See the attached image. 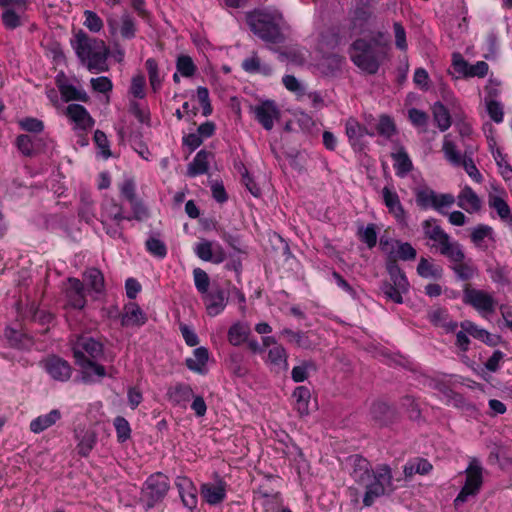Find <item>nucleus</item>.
I'll use <instances>...</instances> for the list:
<instances>
[{
    "label": "nucleus",
    "mask_w": 512,
    "mask_h": 512,
    "mask_svg": "<svg viewBox=\"0 0 512 512\" xmlns=\"http://www.w3.org/2000/svg\"><path fill=\"white\" fill-rule=\"evenodd\" d=\"M352 465L351 477L354 482L365 488L363 504L370 507L376 498L388 491H393L392 473L388 465H379L374 471L370 462L360 455H352L349 458Z\"/></svg>",
    "instance_id": "1"
},
{
    "label": "nucleus",
    "mask_w": 512,
    "mask_h": 512,
    "mask_svg": "<svg viewBox=\"0 0 512 512\" xmlns=\"http://www.w3.org/2000/svg\"><path fill=\"white\" fill-rule=\"evenodd\" d=\"M80 63L92 73H102L109 70V47L98 38L89 36L85 31L78 30L70 39Z\"/></svg>",
    "instance_id": "2"
},
{
    "label": "nucleus",
    "mask_w": 512,
    "mask_h": 512,
    "mask_svg": "<svg viewBox=\"0 0 512 512\" xmlns=\"http://www.w3.org/2000/svg\"><path fill=\"white\" fill-rule=\"evenodd\" d=\"M73 356L82 368L83 380L92 382L93 375L102 378L106 375L104 366L96 362L103 355V344L88 335H81L72 343Z\"/></svg>",
    "instance_id": "3"
},
{
    "label": "nucleus",
    "mask_w": 512,
    "mask_h": 512,
    "mask_svg": "<svg viewBox=\"0 0 512 512\" xmlns=\"http://www.w3.org/2000/svg\"><path fill=\"white\" fill-rule=\"evenodd\" d=\"M382 33L371 40L357 39L351 45V60L368 74H376L386 57L387 43L382 42Z\"/></svg>",
    "instance_id": "4"
},
{
    "label": "nucleus",
    "mask_w": 512,
    "mask_h": 512,
    "mask_svg": "<svg viewBox=\"0 0 512 512\" xmlns=\"http://www.w3.org/2000/svg\"><path fill=\"white\" fill-rule=\"evenodd\" d=\"M425 238L431 240V249H436L442 256L450 262H461L465 259V253L462 246L457 241H452L451 237L436 223V219L430 218L422 223Z\"/></svg>",
    "instance_id": "5"
},
{
    "label": "nucleus",
    "mask_w": 512,
    "mask_h": 512,
    "mask_svg": "<svg viewBox=\"0 0 512 512\" xmlns=\"http://www.w3.org/2000/svg\"><path fill=\"white\" fill-rule=\"evenodd\" d=\"M282 19L280 13L266 11H254L248 14L247 21L250 29L263 41L268 43H281L284 40L279 28V21Z\"/></svg>",
    "instance_id": "6"
},
{
    "label": "nucleus",
    "mask_w": 512,
    "mask_h": 512,
    "mask_svg": "<svg viewBox=\"0 0 512 512\" xmlns=\"http://www.w3.org/2000/svg\"><path fill=\"white\" fill-rule=\"evenodd\" d=\"M392 254L393 251H390L386 263L390 280L382 283L381 291L388 300L401 304L403 302L402 294L408 291L409 283L404 272L397 264L396 259L392 257Z\"/></svg>",
    "instance_id": "7"
},
{
    "label": "nucleus",
    "mask_w": 512,
    "mask_h": 512,
    "mask_svg": "<svg viewBox=\"0 0 512 512\" xmlns=\"http://www.w3.org/2000/svg\"><path fill=\"white\" fill-rule=\"evenodd\" d=\"M169 490V479L161 472L149 476L142 488V500L147 508L154 507L162 501Z\"/></svg>",
    "instance_id": "8"
},
{
    "label": "nucleus",
    "mask_w": 512,
    "mask_h": 512,
    "mask_svg": "<svg viewBox=\"0 0 512 512\" xmlns=\"http://www.w3.org/2000/svg\"><path fill=\"white\" fill-rule=\"evenodd\" d=\"M416 204L421 209L433 208L438 212L445 214L444 207H450L455 198L452 194H437L429 187H418L414 190Z\"/></svg>",
    "instance_id": "9"
},
{
    "label": "nucleus",
    "mask_w": 512,
    "mask_h": 512,
    "mask_svg": "<svg viewBox=\"0 0 512 512\" xmlns=\"http://www.w3.org/2000/svg\"><path fill=\"white\" fill-rule=\"evenodd\" d=\"M482 485V467L476 458H473L466 469L465 485L454 500L455 507L467 501L468 496L476 495Z\"/></svg>",
    "instance_id": "10"
},
{
    "label": "nucleus",
    "mask_w": 512,
    "mask_h": 512,
    "mask_svg": "<svg viewBox=\"0 0 512 512\" xmlns=\"http://www.w3.org/2000/svg\"><path fill=\"white\" fill-rule=\"evenodd\" d=\"M463 302L472 306L479 313H493L496 301L484 290L474 289L467 285L463 291Z\"/></svg>",
    "instance_id": "11"
},
{
    "label": "nucleus",
    "mask_w": 512,
    "mask_h": 512,
    "mask_svg": "<svg viewBox=\"0 0 512 512\" xmlns=\"http://www.w3.org/2000/svg\"><path fill=\"white\" fill-rule=\"evenodd\" d=\"M202 299L208 315L214 317L225 309L228 302V295L222 288L216 286L202 295Z\"/></svg>",
    "instance_id": "12"
},
{
    "label": "nucleus",
    "mask_w": 512,
    "mask_h": 512,
    "mask_svg": "<svg viewBox=\"0 0 512 512\" xmlns=\"http://www.w3.org/2000/svg\"><path fill=\"white\" fill-rule=\"evenodd\" d=\"M227 484L218 478L215 483H203L200 487V494L203 500L209 505L221 504L226 498Z\"/></svg>",
    "instance_id": "13"
},
{
    "label": "nucleus",
    "mask_w": 512,
    "mask_h": 512,
    "mask_svg": "<svg viewBox=\"0 0 512 512\" xmlns=\"http://www.w3.org/2000/svg\"><path fill=\"white\" fill-rule=\"evenodd\" d=\"M382 197L389 213L393 215L398 224L407 226V213L400 202L398 194L385 186L382 189Z\"/></svg>",
    "instance_id": "14"
},
{
    "label": "nucleus",
    "mask_w": 512,
    "mask_h": 512,
    "mask_svg": "<svg viewBox=\"0 0 512 512\" xmlns=\"http://www.w3.org/2000/svg\"><path fill=\"white\" fill-rule=\"evenodd\" d=\"M175 485L183 505L190 511H193L198 503L197 489L194 483L187 477L179 476L176 478Z\"/></svg>",
    "instance_id": "15"
},
{
    "label": "nucleus",
    "mask_w": 512,
    "mask_h": 512,
    "mask_svg": "<svg viewBox=\"0 0 512 512\" xmlns=\"http://www.w3.org/2000/svg\"><path fill=\"white\" fill-rule=\"evenodd\" d=\"M196 255L203 261H210L215 264L222 263L226 259V254L220 245L213 246L208 240L199 242L195 247Z\"/></svg>",
    "instance_id": "16"
},
{
    "label": "nucleus",
    "mask_w": 512,
    "mask_h": 512,
    "mask_svg": "<svg viewBox=\"0 0 512 512\" xmlns=\"http://www.w3.org/2000/svg\"><path fill=\"white\" fill-rule=\"evenodd\" d=\"M45 368L48 374L57 381H67L71 377L72 368L70 364L59 357L53 356L46 360Z\"/></svg>",
    "instance_id": "17"
},
{
    "label": "nucleus",
    "mask_w": 512,
    "mask_h": 512,
    "mask_svg": "<svg viewBox=\"0 0 512 512\" xmlns=\"http://www.w3.org/2000/svg\"><path fill=\"white\" fill-rule=\"evenodd\" d=\"M255 117L266 130H271L274 118L278 117L279 110L273 101H265L254 108Z\"/></svg>",
    "instance_id": "18"
},
{
    "label": "nucleus",
    "mask_w": 512,
    "mask_h": 512,
    "mask_svg": "<svg viewBox=\"0 0 512 512\" xmlns=\"http://www.w3.org/2000/svg\"><path fill=\"white\" fill-rule=\"evenodd\" d=\"M69 287L66 289L68 303L75 309H82L86 304L85 287L77 278L68 279Z\"/></svg>",
    "instance_id": "19"
},
{
    "label": "nucleus",
    "mask_w": 512,
    "mask_h": 512,
    "mask_svg": "<svg viewBox=\"0 0 512 512\" xmlns=\"http://www.w3.org/2000/svg\"><path fill=\"white\" fill-rule=\"evenodd\" d=\"M345 129L346 135L355 150H362L361 139L364 135L374 136V132H370L354 118H349L346 121Z\"/></svg>",
    "instance_id": "20"
},
{
    "label": "nucleus",
    "mask_w": 512,
    "mask_h": 512,
    "mask_svg": "<svg viewBox=\"0 0 512 512\" xmlns=\"http://www.w3.org/2000/svg\"><path fill=\"white\" fill-rule=\"evenodd\" d=\"M76 449L80 456L87 457L97 442V434L91 429H75Z\"/></svg>",
    "instance_id": "21"
},
{
    "label": "nucleus",
    "mask_w": 512,
    "mask_h": 512,
    "mask_svg": "<svg viewBox=\"0 0 512 512\" xmlns=\"http://www.w3.org/2000/svg\"><path fill=\"white\" fill-rule=\"evenodd\" d=\"M167 397L172 404L184 407L194 397V392L189 385L179 383L168 388Z\"/></svg>",
    "instance_id": "22"
},
{
    "label": "nucleus",
    "mask_w": 512,
    "mask_h": 512,
    "mask_svg": "<svg viewBox=\"0 0 512 512\" xmlns=\"http://www.w3.org/2000/svg\"><path fill=\"white\" fill-rule=\"evenodd\" d=\"M67 115L81 129H89L93 126L94 120L89 115L86 108L79 104H70L67 107Z\"/></svg>",
    "instance_id": "23"
},
{
    "label": "nucleus",
    "mask_w": 512,
    "mask_h": 512,
    "mask_svg": "<svg viewBox=\"0 0 512 512\" xmlns=\"http://www.w3.org/2000/svg\"><path fill=\"white\" fill-rule=\"evenodd\" d=\"M213 158V154L206 150H200L193 161L188 164L187 175L195 177L207 173L209 162Z\"/></svg>",
    "instance_id": "24"
},
{
    "label": "nucleus",
    "mask_w": 512,
    "mask_h": 512,
    "mask_svg": "<svg viewBox=\"0 0 512 512\" xmlns=\"http://www.w3.org/2000/svg\"><path fill=\"white\" fill-rule=\"evenodd\" d=\"M458 206L468 213L477 212L481 209V200L473 189L465 186L458 195Z\"/></svg>",
    "instance_id": "25"
},
{
    "label": "nucleus",
    "mask_w": 512,
    "mask_h": 512,
    "mask_svg": "<svg viewBox=\"0 0 512 512\" xmlns=\"http://www.w3.org/2000/svg\"><path fill=\"white\" fill-rule=\"evenodd\" d=\"M370 414L377 425L384 426L392 420L394 411L387 403L376 401L370 408Z\"/></svg>",
    "instance_id": "26"
},
{
    "label": "nucleus",
    "mask_w": 512,
    "mask_h": 512,
    "mask_svg": "<svg viewBox=\"0 0 512 512\" xmlns=\"http://www.w3.org/2000/svg\"><path fill=\"white\" fill-rule=\"evenodd\" d=\"M61 419V412L58 409L51 410L46 415H40L30 422V430L33 433H41L49 427L53 426Z\"/></svg>",
    "instance_id": "27"
},
{
    "label": "nucleus",
    "mask_w": 512,
    "mask_h": 512,
    "mask_svg": "<svg viewBox=\"0 0 512 512\" xmlns=\"http://www.w3.org/2000/svg\"><path fill=\"white\" fill-rule=\"evenodd\" d=\"M250 332V326L247 323L236 322L228 330V342L233 346H240L248 340Z\"/></svg>",
    "instance_id": "28"
},
{
    "label": "nucleus",
    "mask_w": 512,
    "mask_h": 512,
    "mask_svg": "<svg viewBox=\"0 0 512 512\" xmlns=\"http://www.w3.org/2000/svg\"><path fill=\"white\" fill-rule=\"evenodd\" d=\"M417 273L422 278L439 280L443 276V268L427 258L421 257L417 266Z\"/></svg>",
    "instance_id": "29"
},
{
    "label": "nucleus",
    "mask_w": 512,
    "mask_h": 512,
    "mask_svg": "<svg viewBox=\"0 0 512 512\" xmlns=\"http://www.w3.org/2000/svg\"><path fill=\"white\" fill-rule=\"evenodd\" d=\"M391 157L397 176L405 177L413 169L412 161L403 147H400L396 153H392Z\"/></svg>",
    "instance_id": "30"
},
{
    "label": "nucleus",
    "mask_w": 512,
    "mask_h": 512,
    "mask_svg": "<svg viewBox=\"0 0 512 512\" xmlns=\"http://www.w3.org/2000/svg\"><path fill=\"white\" fill-rule=\"evenodd\" d=\"M124 310L122 324L125 326L143 325L147 320L142 309L136 303H129L125 306Z\"/></svg>",
    "instance_id": "31"
},
{
    "label": "nucleus",
    "mask_w": 512,
    "mask_h": 512,
    "mask_svg": "<svg viewBox=\"0 0 512 512\" xmlns=\"http://www.w3.org/2000/svg\"><path fill=\"white\" fill-rule=\"evenodd\" d=\"M209 353L205 347H198L193 352V357L186 359V366L199 374H204Z\"/></svg>",
    "instance_id": "32"
},
{
    "label": "nucleus",
    "mask_w": 512,
    "mask_h": 512,
    "mask_svg": "<svg viewBox=\"0 0 512 512\" xmlns=\"http://www.w3.org/2000/svg\"><path fill=\"white\" fill-rule=\"evenodd\" d=\"M295 399V408L300 416L309 414V403L311 399V392L306 386H298L292 394Z\"/></svg>",
    "instance_id": "33"
},
{
    "label": "nucleus",
    "mask_w": 512,
    "mask_h": 512,
    "mask_svg": "<svg viewBox=\"0 0 512 512\" xmlns=\"http://www.w3.org/2000/svg\"><path fill=\"white\" fill-rule=\"evenodd\" d=\"M372 16V11L368 5L362 4L357 6L351 16L352 29L358 33L363 32L365 24Z\"/></svg>",
    "instance_id": "34"
},
{
    "label": "nucleus",
    "mask_w": 512,
    "mask_h": 512,
    "mask_svg": "<svg viewBox=\"0 0 512 512\" xmlns=\"http://www.w3.org/2000/svg\"><path fill=\"white\" fill-rule=\"evenodd\" d=\"M434 121L440 131L444 132L451 126V117L448 109L441 103L436 102L432 107Z\"/></svg>",
    "instance_id": "35"
},
{
    "label": "nucleus",
    "mask_w": 512,
    "mask_h": 512,
    "mask_svg": "<svg viewBox=\"0 0 512 512\" xmlns=\"http://www.w3.org/2000/svg\"><path fill=\"white\" fill-rule=\"evenodd\" d=\"M84 280L87 285L96 293H101L104 290V276L97 268H88L84 272Z\"/></svg>",
    "instance_id": "36"
},
{
    "label": "nucleus",
    "mask_w": 512,
    "mask_h": 512,
    "mask_svg": "<svg viewBox=\"0 0 512 512\" xmlns=\"http://www.w3.org/2000/svg\"><path fill=\"white\" fill-rule=\"evenodd\" d=\"M432 470V464L423 458H417L404 466V474L406 478L412 477L418 473L421 475L428 474Z\"/></svg>",
    "instance_id": "37"
},
{
    "label": "nucleus",
    "mask_w": 512,
    "mask_h": 512,
    "mask_svg": "<svg viewBox=\"0 0 512 512\" xmlns=\"http://www.w3.org/2000/svg\"><path fill=\"white\" fill-rule=\"evenodd\" d=\"M430 321L440 327H445L447 331H454L458 324L457 322L448 321V313L445 309L438 308L429 313Z\"/></svg>",
    "instance_id": "38"
},
{
    "label": "nucleus",
    "mask_w": 512,
    "mask_h": 512,
    "mask_svg": "<svg viewBox=\"0 0 512 512\" xmlns=\"http://www.w3.org/2000/svg\"><path fill=\"white\" fill-rule=\"evenodd\" d=\"M442 151L444 153V157L450 164L454 166L461 165L463 157L457 150L456 145L449 139V135L444 137Z\"/></svg>",
    "instance_id": "39"
},
{
    "label": "nucleus",
    "mask_w": 512,
    "mask_h": 512,
    "mask_svg": "<svg viewBox=\"0 0 512 512\" xmlns=\"http://www.w3.org/2000/svg\"><path fill=\"white\" fill-rule=\"evenodd\" d=\"M317 366L314 361H302L300 365L295 366L291 371V378L294 382H303L309 377L310 372H316Z\"/></svg>",
    "instance_id": "40"
},
{
    "label": "nucleus",
    "mask_w": 512,
    "mask_h": 512,
    "mask_svg": "<svg viewBox=\"0 0 512 512\" xmlns=\"http://www.w3.org/2000/svg\"><path fill=\"white\" fill-rule=\"evenodd\" d=\"M452 263L451 269L462 281H468L478 273L477 268L471 262H464V260H462L461 262Z\"/></svg>",
    "instance_id": "41"
},
{
    "label": "nucleus",
    "mask_w": 512,
    "mask_h": 512,
    "mask_svg": "<svg viewBox=\"0 0 512 512\" xmlns=\"http://www.w3.org/2000/svg\"><path fill=\"white\" fill-rule=\"evenodd\" d=\"M102 217L114 220L115 223H121L122 220L129 219L123 215V207L113 200L104 204Z\"/></svg>",
    "instance_id": "42"
},
{
    "label": "nucleus",
    "mask_w": 512,
    "mask_h": 512,
    "mask_svg": "<svg viewBox=\"0 0 512 512\" xmlns=\"http://www.w3.org/2000/svg\"><path fill=\"white\" fill-rule=\"evenodd\" d=\"M358 236L362 242H364L369 249L376 246L377 243V232L376 225L373 223L368 224L365 228L360 227L358 229Z\"/></svg>",
    "instance_id": "43"
},
{
    "label": "nucleus",
    "mask_w": 512,
    "mask_h": 512,
    "mask_svg": "<svg viewBox=\"0 0 512 512\" xmlns=\"http://www.w3.org/2000/svg\"><path fill=\"white\" fill-rule=\"evenodd\" d=\"M177 71L184 77H191L196 72V66L188 55H180L176 61Z\"/></svg>",
    "instance_id": "44"
},
{
    "label": "nucleus",
    "mask_w": 512,
    "mask_h": 512,
    "mask_svg": "<svg viewBox=\"0 0 512 512\" xmlns=\"http://www.w3.org/2000/svg\"><path fill=\"white\" fill-rule=\"evenodd\" d=\"M489 205L497 211L501 219H509L512 222L511 210L503 198L499 196H493L489 200Z\"/></svg>",
    "instance_id": "45"
},
{
    "label": "nucleus",
    "mask_w": 512,
    "mask_h": 512,
    "mask_svg": "<svg viewBox=\"0 0 512 512\" xmlns=\"http://www.w3.org/2000/svg\"><path fill=\"white\" fill-rule=\"evenodd\" d=\"M377 133L386 139H390L396 133V127L393 120L387 116L382 115L376 126Z\"/></svg>",
    "instance_id": "46"
},
{
    "label": "nucleus",
    "mask_w": 512,
    "mask_h": 512,
    "mask_svg": "<svg viewBox=\"0 0 512 512\" xmlns=\"http://www.w3.org/2000/svg\"><path fill=\"white\" fill-rule=\"evenodd\" d=\"M194 283L197 291L204 295L209 291L210 278L208 274L201 268L193 270Z\"/></svg>",
    "instance_id": "47"
},
{
    "label": "nucleus",
    "mask_w": 512,
    "mask_h": 512,
    "mask_svg": "<svg viewBox=\"0 0 512 512\" xmlns=\"http://www.w3.org/2000/svg\"><path fill=\"white\" fill-rule=\"evenodd\" d=\"M281 334L287 337L289 342L295 343L299 347L309 348L311 345L307 335L303 332H295L291 329L285 328L282 330Z\"/></svg>",
    "instance_id": "48"
},
{
    "label": "nucleus",
    "mask_w": 512,
    "mask_h": 512,
    "mask_svg": "<svg viewBox=\"0 0 512 512\" xmlns=\"http://www.w3.org/2000/svg\"><path fill=\"white\" fill-rule=\"evenodd\" d=\"M120 34L125 39H132L136 35V27H135L134 19L128 13H124L121 16Z\"/></svg>",
    "instance_id": "49"
},
{
    "label": "nucleus",
    "mask_w": 512,
    "mask_h": 512,
    "mask_svg": "<svg viewBox=\"0 0 512 512\" xmlns=\"http://www.w3.org/2000/svg\"><path fill=\"white\" fill-rule=\"evenodd\" d=\"M268 360L273 365L283 366L284 369L287 368V354L281 345L274 346L269 350Z\"/></svg>",
    "instance_id": "50"
},
{
    "label": "nucleus",
    "mask_w": 512,
    "mask_h": 512,
    "mask_svg": "<svg viewBox=\"0 0 512 512\" xmlns=\"http://www.w3.org/2000/svg\"><path fill=\"white\" fill-rule=\"evenodd\" d=\"M145 245L148 252L155 257L164 258L167 254V247L165 243L158 238H148Z\"/></svg>",
    "instance_id": "51"
},
{
    "label": "nucleus",
    "mask_w": 512,
    "mask_h": 512,
    "mask_svg": "<svg viewBox=\"0 0 512 512\" xmlns=\"http://www.w3.org/2000/svg\"><path fill=\"white\" fill-rule=\"evenodd\" d=\"M84 26L93 33H98L103 28L104 24L102 19L91 10L84 11Z\"/></svg>",
    "instance_id": "52"
},
{
    "label": "nucleus",
    "mask_w": 512,
    "mask_h": 512,
    "mask_svg": "<svg viewBox=\"0 0 512 512\" xmlns=\"http://www.w3.org/2000/svg\"><path fill=\"white\" fill-rule=\"evenodd\" d=\"M61 94L66 101L80 100L83 102L88 101V96L84 91L78 90L73 85H63L60 88Z\"/></svg>",
    "instance_id": "53"
},
{
    "label": "nucleus",
    "mask_w": 512,
    "mask_h": 512,
    "mask_svg": "<svg viewBox=\"0 0 512 512\" xmlns=\"http://www.w3.org/2000/svg\"><path fill=\"white\" fill-rule=\"evenodd\" d=\"M460 326L472 337L480 339L484 342L489 341L490 334L486 330L478 328L473 322L466 320L463 321Z\"/></svg>",
    "instance_id": "54"
},
{
    "label": "nucleus",
    "mask_w": 512,
    "mask_h": 512,
    "mask_svg": "<svg viewBox=\"0 0 512 512\" xmlns=\"http://www.w3.org/2000/svg\"><path fill=\"white\" fill-rule=\"evenodd\" d=\"M145 65L148 72L150 85L153 90L156 91L161 85V80L158 73V64L155 59L149 58L146 60Z\"/></svg>",
    "instance_id": "55"
},
{
    "label": "nucleus",
    "mask_w": 512,
    "mask_h": 512,
    "mask_svg": "<svg viewBox=\"0 0 512 512\" xmlns=\"http://www.w3.org/2000/svg\"><path fill=\"white\" fill-rule=\"evenodd\" d=\"M397 245V256L403 261L414 260L417 256L416 249L408 242L395 241Z\"/></svg>",
    "instance_id": "56"
},
{
    "label": "nucleus",
    "mask_w": 512,
    "mask_h": 512,
    "mask_svg": "<svg viewBox=\"0 0 512 512\" xmlns=\"http://www.w3.org/2000/svg\"><path fill=\"white\" fill-rule=\"evenodd\" d=\"M114 426L119 442H125L130 437L131 433L128 421L122 416H117L114 419Z\"/></svg>",
    "instance_id": "57"
},
{
    "label": "nucleus",
    "mask_w": 512,
    "mask_h": 512,
    "mask_svg": "<svg viewBox=\"0 0 512 512\" xmlns=\"http://www.w3.org/2000/svg\"><path fill=\"white\" fill-rule=\"evenodd\" d=\"M16 145L20 152L25 156H32L34 153L33 139L31 136L22 134L16 139Z\"/></svg>",
    "instance_id": "58"
},
{
    "label": "nucleus",
    "mask_w": 512,
    "mask_h": 512,
    "mask_svg": "<svg viewBox=\"0 0 512 512\" xmlns=\"http://www.w3.org/2000/svg\"><path fill=\"white\" fill-rule=\"evenodd\" d=\"M240 173L242 175V183L245 185L247 190L255 197L260 196L261 190L250 176L248 170L241 164Z\"/></svg>",
    "instance_id": "59"
},
{
    "label": "nucleus",
    "mask_w": 512,
    "mask_h": 512,
    "mask_svg": "<svg viewBox=\"0 0 512 512\" xmlns=\"http://www.w3.org/2000/svg\"><path fill=\"white\" fill-rule=\"evenodd\" d=\"M486 108L489 117L496 123H501L503 121V107L496 100H489L486 102Z\"/></svg>",
    "instance_id": "60"
},
{
    "label": "nucleus",
    "mask_w": 512,
    "mask_h": 512,
    "mask_svg": "<svg viewBox=\"0 0 512 512\" xmlns=\"http://www.w3.org/2000/svg\"><path fill=\"white\" fill-rule=\"evenodd\" d=\"M452 66L456 73L460 76L467 77V73L469 71L470 64L464 59V57L455 52L452 54Z\"/></svg>",
    "instance_id": "61"
},
{
    "label": "nucleus",
    "mask_w": 512,
    "mask_h": 512,
    "mask_svg": "<svg viewBox=\"0 0 512 512\" xmlns=\"http://www.w3.org/2000/svg\"><path fill=\"white\" fill-rule=\"evenodd\" d=\"M90 83L93 90L99 93H108L112 90L113 87L111 80L105 76L92 78Z\"/></svg>",
    "instance_id": "62"
},
{
    "label": "nucleus",
    "mask_w": 512,
    "mask_h": 512,
    "mask_svg": "<svg viewBox=\"0 0 512 512\" xmlns=\"http://www.w3.org/2000/svg\"><path fill=\"white\" fill-rule=\"evenodd\" d=\"M460 166H463L466 173L473 178L476 182L480 183L482 181V175L477 169L471 157H468L466 154L463 157V161Z\"/></svg>",
    "instance_id": "63"
},
{
    "label": "nucleus",
    "mask_w": 512,
    "mask_h": 512,
    "mask_svg": "<svg viewBox=\"0 0 512 512\" xmlns=\"http://www.w3.org/2000/svg\"><path fill=\"white\" fill-rule=\"evenodd\" d=\"M22 129L28 132L39 133L44 129V124L37 118L27 117L20 122Z\"/></svg>",
    "instance_id": "64"
}]
</instances>
